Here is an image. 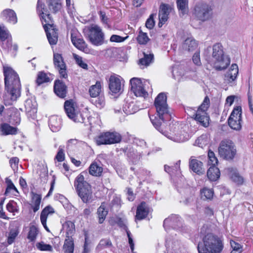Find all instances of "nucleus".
Instances as JSON below:
<instances>
[{"label":"nucleus","instance_id":"1","mask_svg":"<svg viewBox=\"0 0 253 253\" xmlns=\"http://www.w3.org/2000/svg\"><path fill=\"white\" fill-rule=\"evenodd\" d=\"M154 105L158 117H150V120L155 127L162 132V126L165 121L170 119V115L167 103V96L165 93L162 92L158 94L155 98Z\"/></svg>","mask_w":253,"mask_h":253},{"label":"nucleus","instance_id":"2","mask_svg":"<svg viewBox=\"0 0 253 253\" xmlns=\"http://www.w3.org/2000/svg\"><path fill=\"white\" fill-rule=\"evenodd\" d=\"M3 74L5 90L11 100L15 101L20 96L21 84L18 74L10 67L4 66Z\"/></svg>","mask_w":253,"mask_h":253},{"label":"nucleus","instance_id":"3","mask_svg":"<svg viewBox=\"0 0 253 253\" xmlns=\"http://www.w3.org/2000/svg\"><path fill=\"white\" fill-rule=\"evenodd\" d=\"M223 249L221 240L212 233L206 234L198 246L199 253H221Z\"/></svg>","mask_w":253,"mask_h":253},{"label":"nucleus","instance_id":"4","mask_svg":"<svg viewBox=\"0 0 253 253\" xmlns=\"http://www.w3.org/2000/svg\"><path fill=\"white\" fill-rule=\"evenodd\" d=\"M87 172L83 171L79 174L74 181V186L78 196L84 203H91L93 195L91 185L84 180V174Z\"/></svg>","mask_w":253,"mask_h":253},{"label":"nucleus","instance_id":"5","mask_svg":"<svg viewBox=\"0 0 253 253\" xmlns=\"http://www.w3.org/2000/svg\"><path fill=\"white\" fill-rule=\"evenodd\" d=\"M212 57L214 67L216 70H224L230 64V58L224 54L223 46L220 43H216L213 45Z\"/></svg>","mask_w":253,"mask_h":253},{"label":"nucleus","instance_id":"6","mask_svg":"<svg viewBox=\"0 0 253 253\" xmlns=\"http://www.w3.org/2000/svg\"><path fill=\"white\" fill-rule=\"evenodd\" d=\"M41 8H42L41 7ZM38 10L40 12V14L42 16V18L44 20V24H43L44 29L46 32L47 38L48 40L49 43L51 45H55L57 43L58 41V34L57 30L55 28V26L52 23L51 17L48 12L46 11H42V9L40 10V2L38 4ZM42 24H43L42 23Z\"/></svg>","mask_w":253,"mask_h":253},{"label":"nucleus","instance_id":"7","mask_svg":"<svg viewBox=\"0 0 253 253\" xmlns=\"http://www.w3.org/2000/svg\"><path fill=\"white\" fill-rule=\"evenodd\" d=\"M218 154L224 160L232 161L237 156V148L232 141L229 139L222 140L218 148Z\"/></svg>","mask_w":253,"mask_h":253},{"label":"nucleus","instance_id":"8","mask_svg":"<svg viewBox=\"0 0 253 253\" xmlns=\"http://www.w3.org/2000/svg\"><path fill=\"white\" fill-rule=\"evenodd\" d=\"M211 6L204 1L197 2L192 10V15L197 20L205 22L209 20L212 15Z\"/></svg>","mask_w":253,"mask_h":253},{"label":"nucleus","instance_id":"9","mask_svg":"<svg viewBox=\"0 0 253 253\" xmlns=\"http://www.w3.org/2000/svg\"><path fill=\"white\" fill-rule=\"evenodd\" d=\"M64 107L67 116L71 120L75 123H84V118L73 100H66L64 103Z\"/></svg>","mask_w":253,"mask_h":253},{"label":"nucleus","instance_id":"10","mask_svg":"<svg viewBox=\"0 0 253 253\" xmlns=\"http://www.w3.org/2000/svg\"><path fill=\"white\" fill-rule=\"evenodd\" d=\"M209 103L210 99L208 96H206L196 113H193L195 120L204 126H207L209 125V117L207 116L206 111L209 107Z\"/></svg>","mask_w":253,"mask_h":253},{"label":"nucleus","instance_id":"11","mask_svg":"<svg viewBox=\"0 0 253 253\" xmlns=\"http://www.w3.org/2000/svg\"><path fill=\"white\" fill-rule=\"evenodd\" d=\"M121 135L116 132H106L100 134L96 139L98 145L111 144L120 142L121 141Z\"/></svg>","mask_w":253,"mask_h":253},{"label":"nucleus","instance_id":"12","mask_svg":"<svg viewBox=\"0 0 253 253\" xmlns=\"http://www.w3.org/2000/svg\"><path fill=\"white\" fill-rule=\"evenodd\" d=\"M88 38L91 43L98 46L104 42V35L100 27L94 25L89 28Z\"/></svg>","mask_w":253,"mask_h":253},{"label":"nucleus","instance_id":"13","mask_svg":"<svg viewBox=\"0 0 253 253\" xmlns=\"http://www.w3.org/2000/svg\"><path fill=\"white\" fill-rule=\"evenodd\" d=\"M131 90L136 96L146 97L148 95L147 92L145 90L144 85L139 78H133L130 80Z\"/></svg>","mask_w":253,"mask_h":253},{"label":"nucleus","instance_id":"14","mask_svg":"<svg viewBox=\"0 0 253 253\" xmlns=\"http://www.w3.org/2000/svg\"><path fill=\"white\" fill-rule=\"evenodd\" d=\"M46 3L48 6V10L45 9L44 6V5L42 4V3L40 2V0H39L38 1L37 5L38 4V2L39 1L40 2V10H41V7L42 8V10L43 12H45V11H46V12H48L49 14V11H50L52 13H56L57 12H58L61 8V2L60 1V0H45ZM37 9H38V6H37ZM39 14L41 16V19L42 21L43 20L42 18V15L40 14V12L37 10Z\"/></svg>","mask_w":253,"mask_h":253},{"label":"nucleus","instance_id":"15","mask_svg":"<svg viewBox=\"0 0 253 253\" xmlns=\"http://www.w3.org/2000/svg\"><path fill=\"white\" fill-rule=\"evenodd\" d=\"M109 88L112 94L121 93L123 89L120 78L115 75L111 76L109 80Z\"/></svg>","mask_w":253,"mask_h":253},{"label":"nucleus","instance_id":"16","mask_svg":"<svg viewBox=\"0 0 253 253\" xmlns=\"http://www.w3.org/2000/svg\"><path fill=\"white\" fill-rule=\"evenodd\" d=\"M54 91L58 97L64 98L67 93V86L62 81L56 80L54 82Z\"/></svg>","mask_w":253,"mask_h":253},{"label":"nucleus","instance_id":"17","mask_svg":"<svg viewBox=\"0 0 253 253\" xmlns=\"http://www.w3.org/2000/svg\"><path fill=\"white\" fill-rule=\"evenodd\" d=\"M189 163L190 169L194 172L198 174H202L205 173V169L203 168V163L200 161L195 159L194 157H191Z\"/></svg>","mask_w":253,"mask_h":253},{"label":"nucleus","instance_id":"18","mask_svg":"<svg viewBox=\"0 0 253 253\" xmlns=\"http://www.w3.org/2000/svg\"><path fill=\"white\" fill-rule=\"evenodd\" d=\"M170 226L173 228H179L182 226L181 219L179 216L173 215L166 218L164 221V226Z\"/></svg>","mask_w":253,"mask_h":253},{"label":"nucleus","instance_id":"19","mask_svg":"<svg viewBox=\"0 0 253 253\" xmlns=\"http://www.w3.org/2000/svg\"><path fill=\"white\" fill-rule=\"evenodd\" d=\"M48 125L53 132L58 131L61 128V119L57 116H52L49 119Z\"/></svg>","mask_w":253,"mask_h":253},{"label":"nucleus","instance_id":"20","mask_svg":"<svg viewBox=\"0 0 253 253\" xmlns=\"http://www.w3.org/2000/svg\"><path fill=\"white\" fill-rule=\"evenodd\" d=\"M149 209L146 203L142 202L138 206L136 211V218L141 220L145 218L148 215Z\"/></svg>","mask_w":253,"mask_h":253},{"label":"nucleus","instance_id":"21","mask_svg":"<svg viewBox=\"0 0 253 253\" xmlns=\"http://www.w3.org/2000/svg\"><path fill=\"white\" fill-rule=\"evenodd\" d=\"M238 74V66L236 64H233L228 71L225 74V80L228 82H232L236 79Z\"/></svg>","mask_w":253,"mask_h":253},{"label":"nucleus","instance_id":"22","mask_svg":"<svg viewBox=\"0 0 253 253\" xmlns=\"http://www.w3.org/2000/svg\"><path fill=\"white\" fill-rule=\"evenodd\" d=\"M17 128L12 126L9 124L3 123L0 126V131L1 132V134L3 135H14L17 133Z\"/></svg>","mask_w":253,"mask_h":253},{"label":"nucleus","instance_id":"23","mask_svg":"<svg viewBox=\"0 0 253 253\" xmlns=\"http://www.w3.org/2000/svg\"><path fill=\"white\" fill-rule=\"evenodd\" d=\"M170 10V7L169 4H161L159 12V18H161L163 21H167Z\"/></svg>","mask_w":253,"mask_h":253},{"label":"nucleus","instance_id":"24","mask_svg":"<svg viewBox=\"0 0 253 253\" xmlns=\"http://www.w3.org/2000/svg\"><path fill=\"white\" fill-rule=\"evenodd\" d=\"M197 46V42L192 38H187L182 44L183 49L188 51H193Z\"/></svg>","mask_w":253,"mask_h":253},{"label":"nucleus","instance_id":"25","mask_svg":"<svg viewBox=\"0 0 253 253\" xmlns=\"http://www.w3.org/2000/svg\"><path fill=\"white\" fill-rule=\"evenodd\" d=\"M220 170L218 168L214 166L210 167L207 171V176L211 181H216L220 177Z\"/></svg>","mask_w":253,"mask_h":253},{"label":"nucleus","instance_id":"26","mask_svg":"<svg viewBox=\"0 0 253 253\" xmlns=\"http://www.w3.org/2000/svg\"><path fill=\"white\" fill-rule=\"evenodd\" d=\"M176 4L180 16H183L188 13V0H176Z\"/></svg>","mask_w":253,"mask_h":253},{"label":"nucleus","instance_id":"27","mask_svg":"<svg viewBox=\"0 0 253 253\" xmlns=\"http://www.w3.org/2000/svg\"><path fill=\"white\" fill-rule=\"evenodd\" d=\"M227 170L230 172V177L234 182L239 185L243 184L244 182L243 178L239 174L236 169L229 168Z\"/></svg>","mask_w":253,"mask_h":253},{"label":"nucleus","instance_id":"28","mask_svg":"<svg viewBox=\"0 0 253 253\" xmlns=\"http://www.w3.org/2000/svg\"><path fill=\"white\" fill-rule=\"evenodd\" d=\"M2 15L10 23L15 24L17 21L16 13L12 9H7L3 10Z\"/></svg>","mask_w":253,"mask_h":253},{"label":"nucleus","instance_id":"29","mask_svg":"<svg viewBox=\"0 0 253 253\" xmlns=\"http://www.w3.org/2000/svg\"><path fill=\"white\" fill-rule=\"evenodd\" d=\"M63 228L66 231V238H72L75 232L74 223L71 221H67L63 224Z\"/></svg>","mask_w":253,"mask_h":253},{"label":"nucleus","instance_id":"30","mask_svg":"<svg viewBox=\"0 0 253 253\" xmlns=\"http://www.w3.org/2000/svg\"><path fill=\"white\" fill-rule=\"evenodd\" d=\"M101 83L99 81H97L95 84L90 86L88 90L90 97H98L101 92Z\"/></svg>","mask_w":253,"mask_h":253},{"label":"nucleus","instance_id":"31","mask_svg":"<svg viewBox=\"0 0 253 253\" xmlns=\"http://www.w3.org/2000/svg\"><path fill=\"white\" fill-rule=\"evenodd\" d=\"M103 171V168L96 162L92 163L89 167V173L95 176H100Z\"/></svg>","mask_w":253,"mask_h":253},{"label":"nucleus","instance_id":"32","mask_svg":"<svg viewBox=\"0 0 253 253\" xmlns=\"http://www.w3.org/2000/svg\"><path fill=\"white\" fill-rule=\"evenodd\" d=\"M71 41L73 44L79 49L82 51H84L85 49L87 48V45L82 38H78L76 37L71 36Z\"/></svg>","mask_w":253,"mask_h":253},{"label":"nucleus","instance_id":"33","mask_svg":"<svg viewBox=\"0 0 253 253\" xmlns=\"http://www.w3.org/2000/svg\"><path fill=\"white\" fill-rule=\"evenodd\" d=\"M65 253H73L74 250V241L72 238H66L63 247Z\"/></svg>","mask_w":253,"mask_h":253},{"label":"nucleus","instance_id":"34","mask_svg":"<svg viewBox=\"0 0 253 253\" xmlns=\"http://www.w3.org/2000/svg\"><path fill=\"white\" fill-rule=\"evenodd\" d=\"M32 195V202L34 206H33V209L34 212H36L40 209V205L41 202L42 196L41 195H39L34 193L33 191L31 192Z\"/></svg>","mask_w":253,"mask_h":253},{"label":"nucleus","instance_id":"35","mask_svg":"<svg viewBox=\"0 0 253 253\" xmlns=\"http://www.w3.org/2000/svg\"><path fill=\"white\" fill-rule=\"evenodd\" d=\"M97 213L98 214L99 223L100 224L102 223L108 214V211L105 209V205L104 203H102L101 206L98 208Z\"/></svg>","mask_w":253,"mask_h":253},{"label":"nucleus","instance_id":"36","mask_svg":"<svg viewBox=\"0 0 253 253\" xmlns=\"http://www.w3.org/2000/svg\"><path fill=\"white\" fill-rule=\"evenodd\" d=\"M125 152H126L127 157L133 163L137 162L140 158V155L138 154L137 152L132 148H127Z\"/></svg>","mask_w":253,"mask_h":253},{"label":"nucleus","instance_id":"37","mask_svg":"<svg viewBox=\"0 0 253 253\" xmlns=\"http://www.w3.org/2000/svg\"><path fill=\"white\" fill-rule=\"evenodd\" d=\"M25 107L26 112L30 115H34L37 113L36 105L33 103L32 100H27L25 104Z\"/></svg>","mask_w":253,"mask_h":253},{"label":"nucleus","instance_id":"38","mask_svg":"<svg viewBox=\"0 0 253 253\" xmlns=\"http://www.w3.org/2000/svg\"><path fill=\"white\" fill-rule=\"evenodd\" d=\"M53 62L57 69L60 67H66V64L63 61V57L59 53H54L53 55Z\"/></svg>","mask_w":253,"mask_h":253},{"label":"nucleus","instance_id":"39","mask_svg":"<svg viewBox=\"0 0 253 253\" xmlns=\"http://www.w3.org/2000/svg\"><path fill=\"white\" fill-rule=\"evenodd\" d=\"M143 54L144 57L139 60V64L147 66L153 61L154 55L153 54Z\"/></svg>","mask_w":253,"mask_h":253},{"label":"nucleus","instance_id":"40","mask_svg":"<svg viewBox=\"0 0 253 253\" xmlns=\"http://www.w3.org/2000/svg\"><path fill=\"white\" fill-rule=\"evenodd\" d=\"M234 120L242 121V108L241 106H237L232 111L230 117Z\"/></svg>","mask_w":253,"mask_h":253},{"label":"nucleus","instance_id":"41","mask_svg":"<svg viewBox=\"0 0 253 253\" xmlns=\"http://www.w3.org/2000/svg\"><path fill=\"white\" fill-rule=\"evenodd\" d=\"M54 212L53 208L50 206H46L42 211L41 214V220L43 222L47 219V216L49 214L53 213Z\"/></svg>","mask_w":253,"mask_h":253},{"label":"nucleus","instance_id":"42","mask_svg":"<svg viewBox=\"0 0 253 253\" xmlns=\"http://www.w3.org/2000/svg\"><path fill=\"white\" fill-rule=\"evenodd\" d=\"M208 144V138L206 135H202L199 137L195 142V145L201 148H204Z\"/></svg>","mask_w":253,"mask_h":253},{"label":"nucleus","instance_id":"43","mask_svg":"<svg viewBox=\"0 0 253 253\" xmlns=\"http://www.w3.org/2000/svg\"><path fill=\"white\" fill-rule=\"evenodd\" d=\"M241 121L239 120H234L232 118H229L228 123L229 126L235 130H240L241 128Z\"/></svg>","mask_w":253,"mask_h":253},{"label":"nucleus","instance_id":"44","mask_svg":"<svg viewBox=\"0 0 253 253\" xmlns=\"http://www.w3.org/2000/svg\"><path fill=\"white\" fill-rule=\"evenodd\" d=\"M201 194L204 200H211L213 197V191L211 189L204 188L201 191Z\"/></svg>","mask_w":253,"mask_h":253},{"label":"nucleus","instance_id":"45","mask_svg":"<svg viewBox=\"0 0 253 253\" xmlns=\"http://www.w3.org/2000/svg\"><path fill=\"white\" fill-rule=\"evenodd\" d=\"M137 41L139 44H146L149 41L147 33L140 31L137 38Z\"/></svg>","mask_w":253,"mask_h":253},{"label":"nucleus","instance_id":"46","mask_svg":"<svg viewBox=\"0 0 253 253\" xmlns=\"http://www.w3.org/2000/svg\"><path fill=\"white\" fill-rule=\"evenodd\" d=\"M49 81V78L45 73L42 72L39 73L36 80V82L38 85H40L43 83L48 82Z\"/></svg>","mask_w":253,"mask_h":253},{"label":"nucleus","instance_id":"47","mask_svg":"<svg viewBox=\"0 0 253 253\" xmlns=\"http://www.w3.org/2000/svg\"><path fill=\"white\" fill-rule=\"evenodd\" d=\"M134 107V104L133 102L126 103L123 107L124 111L126 114H132L136 112L137 110V109H135Z\"/></svg>","mask_w":253,"mask_h":253},{"label":"nucleus","instance_id":"48","mask_svg":"<svg viewBox=\"0 0 253 253\" xmlns=\"http://www.w3.org/2000/svg\"><path fill=\"white\" fill-rule=\"evenodd\" d=\"M5 182L7 184V187L4 193L5 195H7L9 193H10L11 190H14L18 193L17 189L15 187L12 181L10 179L8 178H6Z\"/></svg>","mask_w":253,"mask_h":253},{"label":"nucleus","instance_id":"49","mask_svg":"<svg viewBox=\"0 0 253 253\" xmlns=\"http://www.w3.org/2000/svg\"><path fill=\"white\" fill-rule=\"evenodd\" d=\"M38 232V230L37 228L34 225L31 226L30 228L28 238L31 241H34L36 238Z\"/></svg>","mask_w":253,"mask_h":253},{"label":"nucleus","instance_id":"50","mask_svg":"<svg viewBox=\"0 0 253 253\" xmlns=\"http://www.w3.org/2000/svg\"><path fill=\"white\" fill-rule=\"evenodd\" d=\"M37 248L41 251H52V247L51 245L48 244H45L43 242H42L38 243L36 245Z\"/></svg>","mask_w":253,"mask_h":253},{"label":"nucleus","instance_id":"51","mask_svg":"<svg viewBox=\"0 0 253 253\" xmlns=\"http://www.w3.org/2000/svg\"><path fill=\"white\" fill-rule=\"evenodd\" d=\"M111 246L112 243L110 239H102L100 240L97 248L99 249H102L105 247H111Z\"/></svg>","mask_w":253,"mask_h":253},{"label":"nucleus","instance_id":"52","mask_svg":"<svg viewBox=\"0 0 253 253\" xmlns=\"http://www.w3.org/2000/svg\"><path fill=\"white\" fill-rule=\"evenodd\" d=\"M74 57L76 60V63L82 68L86 69L87 68V65L85 63H84L83 60L82 58L77 54H74Z\"/></svg>","mask_w":253,"mask_h":253},{"label":"nucleus","instance_id":"53","mask_svg":"<svg viewBox=\"0 0 253 253\" xmlns=\"http://www.w3.org/2000/svg\"><path fill=\"white\" fill-rule=\"evenodd\" d=\"M92 103L97 107L101 108L105 105L104 99L103 97H99L95 100H92Z\"/></svg>","mask_w":253,"mask_h":253},{"label":"nucleus","instance_id":"54","mask_svg":"<svg viewBox=\"0 0 253 253\" xmlns=\"http://www.w3.org/2000/svg\"><path fill=\"white\" fill-rule=\"evenodd\" d=\"M208 157L210 161L211 162L212 166H215V165L217 164L218 160L215 157L214 152L210 150L208 152Z\"/></svg>","mask_w":253,"mask_h":253},{"label":"nucleus","instance_id":"55","mask_svg":"<svg viewBox=\"0 0 253 253\" xmlns=\"http://www.w3.org/2000/svg\"><path fill=\"white\" fill-rule=\"evenodd\" d=\"M230 244L232 248L233 249L232 251H235L237 253H240L242 252V247L240 244L233 241H230Z\"/></svg>","mask_w":253,"mask_h":253},{"label":"nucleus","instance_id":"56","mask_svg":"<svg viewBox=\"0 0 253 253\" xmlns=\"http://www.w3.org/2000/svg\"><path fill=\"white\" fill-rule=\"evenodd\" d=\"M55 159L58 162H62L65 159V154L64 153V150L61 147H59L58 152L55 157Z\"/></svg>","mask_w":253,"mask_h":253},{"label":"nucleus","instance_id":"57","mask_svg":"<svg viewBox=\"0 0 253 253\" xmlns=\"http://www.w3.org/2000/svg\"><path fill=\"white\" fill-rule=\"evenodd\" d=\"M117 224L118 226L124 229L125 230H127V227L126 225V219H124L120 217H117Z\"/></svg>","mask_w":253,"mask_h":253},{"label":"nucleus","instance_id":"58","mask_svg":"<svg viewBox=\"0 0 253 253\" xmlns=\"http://www.w3.org/2000/svg\"><path fill=\"white\" fill-rule=\"evenodd\" d=\"M155 25V22L153 19V14H151L149 18L147 20L145 26L149 29H152Z\"/></svg>","mask_w":253,"mask_h":253},{"label":"nucleus","instance_id":"59","mask_svg":"<svg viewBox=\"0 0 253 253\" xmlns=\"http://www.w3.org/2000/svg\"><path fill=\"white\" fill-rule=\"evenodd\" d=\"M193 61L197 66L201 65V62L200 57V52H196L193 56Z\"/></svg>","mask_w":253,"mask_h":253},{"label":"nucleus","instance_id":"60","mask_svg":"<svg viewBox=\"0 0 253 253\" xmlns=\"http://www.w3.org/2000/svg\"><path fill=\"white\" fill-rule=\"evenodd\" d=\"M127 37L123 38L121 36L116 35H113L111 38H110V41L112 42H122L124 41Z\"/></svg>","mask_w":253,"mask_h":253},{"label":"nucleus","instance_id":"61","mask_svg":"<svg viewBox=\"0 0 253 253\" xmlns=\"http://www.w3.org/2000/svg\"><path fill=\"white\" fill-rule=\"evenodd\" d=\"M15 204H16V203L14 202V201L9 202L6 206L7 210L11 212H14L17 211V210L14 207V205Z\"/></svg>","mask_w":253,"mask_h":253},{"label":"nucleus","instance_id":"62","mask_svg":"<svg viewBox=\"0 0 253 253\" xmlns=\"http://www.w3.org/2000/svg\"><path fill=\"white\" fill-rule=\"evenodd\" d=\"M17 234L15 232H10L7 238V243L9 245L11 244L14 241Z\"/></svg>","mask_w":253,"mask_h":253},{"label":"nucleus","instance_id":"63","mask_svg":"<svg viewBox=\"0 0 253 253\" xmlns=\"http://www.w3.org/2000/svg\"><path fill=\"white\" fill-rule=\"evenodd\" d=\"M9 163L12 169L17 168L19 163V159L17 157H13L9 160Z\"/></svg>","mask_w":253,"mask_h":253},{"label":"nucleus","instance_id":"64","mask_svg":"<svg viewBox=\"0 0 253 253\" xmlns=\"http://www.w3.org/2000/svg\"><path fill=\"white\" fill-rule=\"evenodd\" d=\"M59 71V73L60 75V77L66 79L67 78L68 75L66 72V67H60L57 69Z\"/></svg>","mask_w":253,"mask_h":253}]
</instances>
